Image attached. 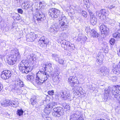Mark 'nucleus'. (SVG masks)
<instances>
[{"instance_id": "f257e3e1", "label": "nucleus", "mask_w": 120, "mask_h": 120, "mask_svg": "<svg viewBox=\"0 0 120 120\" xmlns=\"http://www.w3.org/2000/svg\"><path fill=\"white\" fill-rule=\"evenodd\" d=\"M11 52L14 53L15 55H11L8 56L7 61L8 63L11 65H13L17 60H19L21 58L18 50L16 49H13L11 50Z\"/></svg>"}, {"instance_id": "f03ea898", "label": "nucleus", "mask_w": 120, "mask_h": 120, "mask_svg": "<svg viewBox=\"0 0 120 120\" xmlns=\"http://www.w3.org/2000/svg\"><path fill=\"white\" fill-rule=\"evenodd\" d=\"M24 85L23 82L20 80L15 81L14 83L10 85L11 90L14 92H16L19 94L22 92L21 88L23 87Z\"/></svg>"}, {"instance_id": "7ed1b4c3", "label": "nucleus", "mask_w": 120, "mask_h": 120, "mask_svg": "<svg viewBox=\"0 0 120 120\" xmlns=\"http://www.w3.org/2000/svg\"><path fill=\"white\" fill-rule=\"evenodd\" d=\"M19 67L20 71H21L23 73H27L32 70L30 68V67L28 66L27 64L23 63L22 62L20 63V65Z\"/></svg>"}, {"instance_id": "20e7f679", "label": "nucleus", "mask_w": 120, "mask_h": 120, "mask_svg": "<svg viewBox=\"0 0 120 120\" xmlns=\"http://www.w3.org/2000/svg\"><path fill=\"white\" fill-rule=\"evenodd\" d=\"M53 111L52 113V114L55 117H59L63 114L64 112L63 109L60 107H55L53 109Z\"/></svg>"}, {"instance_id": "39448f33", "label": "nucleus", "mask_w": 120, "mask_h": 120, "mask_svg": "<svg viewBox=\"0 0 120 120\" xmlns=\"http://www.w3.org/2000/svg\"><path fill=\"white\" fill-rule=\"evenodd\" d=\"M68 82L70 85L74 87H77L79 84V82L75 77L70 76L68 79Z\"/></svg>"}, {"instance_id": "423d86ee", "label": "nucleus", "mask_w": 120, "mask_h": 120, "mask_svg": "<svg viewBox=\"0 0 120 120\" xmlns=\"http://www.w3.org/2000/svg\"><path fill=\"white\" fill-rule=\"evenodd\" d=\"M81 112L77 111L70 116V120H84L83 118L81 117Z\"/></svg>"}, {"instance_id": "0eeeda50", "label": "nucleus", "mask_w": 120, "mask_h": 120, "mask_svg": "<svg viewBox=\"0 0 120 120\" xmlns=\"http://www.w3.org/2000/svg\"><path fill=\"white\" fill-rule=\"evenodd\" d=\"M112 93L115 98L120 97V86H113L112 91Z\"/></svg>"}, {"instance_id": "6e6552de", "label": "nucleus", "mask_w": 120, "mask_h": 120, "mask_svg": "<svg viewBox=\"0 0 120 120\" xmlns=\"http://www.w3.org/2000/svg\"><path fill=\"white\" fill-rule=\"evenodd\" d=\"M11 75V74L10 71L6 70L2 72L1 77L3 79L6 80L8 79Z\"/></svg>"}, {"instance_id": "1a4fd4ad", "label": "nucleus", "mask_w": 120, "mask_h": 120, "mask_svg": "<svg viewBox=\"0 0 120 120\" xmlns=\"http://www.w3.org/2000/svg\"><path fill=\"white\" fill-rule=\"evenodd\" d=\"M5 105H9L14 107H16L18 106L19 102L16 100H6L4 102Z\"/></svg>"}, {"instance_id": "9d476101", "label": "nucleus", "mask_w": 120, "mask_h": 120, "mask_svg": "<svg viewBox=\"0 0 120 120\" xmlns=\"http://www.w3.org/2000/svg\"><path fill=\"white\" fill-rule=\"evenodd\" d=\"M56 104L54 102L49 103L44 109V112L47 114H49L50 113L51 109Z\"/></svg>"}, {"instance_id": "9b49d317", "label": "nucleus", "mask_w": 120, "mask_h": 120, "mask_svg": "<svg viewBox=\"0 0 120 120\" xmlns=\"http://www.w3.org/2000/svg\"><path fill=\"white\" fill-rule=\"evenodd\" d=\"M45 75L44 72L40 71H38L36 74L35 81V86H37L40 84V81L41 77L44 76Z\"/></svg>"}, {"instance_id": "f8f14e48", "label": "nucleus", "mask_w": 120, "mask_h": 120, "mask_svg": "<svg viewBox=\"0 0 120 120\" xmlns=\"http://www.w3.org/2000/svg\"><path fill=\"white\" fill-rule=\"evenodd\" d=\"M105 10L104 9H102L100 11H97L96 12V15L98 17H101L103 20H105L106 18Z\"/></svg>"}, {"instance_id": "ddd939ff", "label": "nucleus", "mask_w": 120, "mask_h": 120, "mask_svg": "<svg viewBox=\"0 0 120 120\" xmlns=\"http://www.w3.org/2000/svg\"><path fill=\"white\" fill-rule=\"evenodd\" d=\"M61 97L65 100L69 99L71 98L70 94L69 91H64L60 93Z\"/></svg>"}, {"instance_id": "4468645a", "label": "nucleus", "mask_w": 120, "mask_h": 120, "mask_svg": "<svg viewBox=\"0 0 120 120\" xmlns=\"http://www.w3.org/2000/svg\"><path fill=\"white\" fill-rule=\"evenodd\" d=\"M109 70L105 66H103L100 68L99 74L101 76H105L108 73Z\"/></svg>"}, {"instance_id": "2eb2a0df", "label": "nucleus", "mask_w": 120, "mask_h": 120, "mask_svg": "<svg viewBox=\"0 0 120 120\" xmlns=\"http://www.w3.org/2000/svg\"><path fill=\"white\" fill-rule=\"evenodd\" d=\"M37 14L35 15V16L37 18V20L38 21H41L42 19H45L44 17L45 15L41 11H39L37 13Z\"/></svg>"}, {"instance_id": "dca6fc26", "label": "nucleus", "mask_w": 120, "mask_h": 120, "mask_svg": "<svg viewBox=\"0 0 120 120\" xmlns=\"http://www.w3.org/2000/svg\"><path fill=\"white\" fill-rule=\"evenodd\" d=\"M58 19L59 21V23L61 25V28L63 30H64V28L67 27L68 26L64 22L62 21L63 17L61 15H60V16Z\"/></svg>"}, {"instance_id": "f3484780", "label": "nucleus", "mask_w": 120, "mask_h": 120, "mask_svg": "<svg viewBox=\"0 0 120 120\" xmlns=\"http://www.w3.org/2000/svg\"><path fill=\"white\" fill-rule=\"evenodd\" d=\"M100 29L101 30L102 34H106L109 32V29L106 26L104 25H102L100 26Z\"/></svg>"}, {"instance_id": "a211bd4d", "label": "nucleus", "mask_w": 120, "mask_h": 120, "mask_svg": "<svg viewBox=\"0 0 120 120\" xmlns=\"http://www.w3.org/2000/svg\"><path fill=\"white\" fill-rule=\"evenodd\" d=\"M43 67H44L43 70L44 71V73H45V72H46V70L48 69H49L51 71L52 70L53 68L52 67V64L49 62H47L45 65H43Z\"/></svg>"}, {"instance_id": "6ab92c4d", "label": "nucleus", "mask_w": 120, "mask_h": 120, "mask_svg": "<svg viewBox=\"0 0 120 120\" xmlns=\"http://www.w3.org/2000/svg\"><path fill=\"white\" fill-rule=\"evenodd\" d=\"M44 76L41 77V79H40V83H43L44 82H45L48 79L49 77V73L46 72H45L44 73Z\"/></svg>"}, {"instance_id": "aec40b11", "label": "nucleus", "mask_w": 120, "mask_h": 120, "mask_svg": "<svg viewBox=\"0 0 120 120\" xmlns=\"http://www.w3.org/2000/svg\"><path fill=\"white\" fill-rule=\"evenodd\" d=\"M29 38L27 39V41H28L33 42L36 39L35 34L31 33L28 34Z\"/></svg>"}, {"instance_id": "412c9836", "label": "nucleus", "mask_w": 120, "mask_h": 120, "mask_svg": "<svg viewBox=\"0 0 120 120\" xmlns=\"http://www.w3.org/2000/svg\"><path fill=\"white\" fill-rule=\"evenodd\" d=\"M120 67L119 65H115L114 67V68L112 69V71L114 74L118 75L120 73Z\"/></svg>"}, {"instance_id": "4be33fe9", "label": "nucleus", "mask_w": 120, "mask_h": 120, "mask_svg": "<svg viewBox=\"0 0 120 120\" xmlns=\"http://www.w3.org/2000/svg\"><path fill=\"white\" fill-rule=\"evenodd\" d=\"M34 75L32 73L29 74L27 76V78L28 80L32 82L33 81L34 78Z\"/></svg>"}, {"instance_id": "5701e85b", "label": "nucleus", "mask_w": 120, "mask_h": 120, "mask_svg": "<svg viewBox=\"0 0 120 120\" xmlns=\"http://www.w3.org/2000/svg\"><path fill=\"white\" fill-rule=\"evenodd\" d=\"M97 19L94 15L90 16V22L92 24L94 25L97 23Z\"/></svg>"}, {"instance_id": "b1692460", "label": "nucleus", "mask_w": 120, "mask_h": 120, "mask_svg": "<svg viewBox=\"0 0 120 120\" xmlns=\"http://www.w3.org/2000/svg\"><path fill=\"white\" fill-rule=\"evenodd\" d=\"M68 42L64 40H61L60 42L61 47L64 48V49L65 50H66L67 49V42Z\"/></svg>"}, {"instance_id": "393cba45", "label": "nucleus", "mask_w": 120, "mask_h": 120, "mask_svg": "<svg viewBox=\"0 0 120 120\" xmlns=\"http://www.w3.org/2000/svg\"><path fill=\"white\" fill-rule=\"evenodd\" d=\"M54 14L53 18H56L58 17H60V15H62V13L60 12L59 10L55 9V11H54Z\"/></svg>"}, {"instance_id": "a878e982", "label": "nucleus", "mask_w": 120, "mask_h": 120, "mask_svg": "<svg viewBox=\"0 0 120 120\" xmlns=\"http://www.w3.org/2000/svg\"><path fill=\"white\" fill-rule=\"evenodd\" d=\"M91 33V37L94 38H98L99 35L98 33L94 29L92 30Z\"/></svg>"}, {"instance_id": "bb28decb", "label": "nucleus", "mask_w": 120, "mask_h": 120, "mask_svg": "<svg viewBox=\"0 0 120 120\" xmlns=\"http://www.w3.org/2000/svg\"><path fill=\"white\" fill-rule=\"evenodd\" d=\"M54 11H55V8H51L49 10V14L53 18Z\"/></svg>"}, {"instance_id": "cd10ccee", "label": "nucleus", "mask_w": 120, "mask_h": 120, "mask_svg": "<svg viewBox=\"0 0 120 120\" xmlns=\"http://www.w3.org/2000/svg\"><path fill=\"white\" fill-rule=\"evenodd\" d=\"M38 45L41 47H45L47 45V41H38Z\"/></svg>"}, {"instance_id": "c85d7f7f", "label": "nucleus", "mask_w": 120, "mask_h": 120, "mask_svg": "<svg viewBox=\"0 0 120 120\" xmlns=\"http://www.w3.org/2000/svg\"><path fill=\"white\" fill-rule=\"evenodd\" d=\"M52 56L53 59L57 62L58 61V60L60 58L59 56L57 54H53L52 55Z\"/></svg>"}, {"instance_id": "c756f323", "label": "nucleus", "mask_w": 120, "mask_h": 120, "mask_svg": "<svg viewBox=\"0 0 120 120\" xmlns=\"http://www.w3.org/2000/svg\"><path fill=\"white\" fill-rule=\"evenodd\" d=\"M103 56L102 54L99 55V56L97 57V60L99 63H101L103 61Z\"/></svg>"}, {"instance_id": "7c9ffc66", "label": "nucleus", "mask_w": 120, "mask_h": 120, "mask_svg": "<svg viewBox=\"0 0 120 120\" xmlns=\"http://www.w3.org/2000/svg\"><path fill=\"white\" fill-rule=\"evenodd\" d=\"M113 37L116 38H120V33L118 32H116L113 34Z\"/></svg>"}, {"instance_id": "2f4dec72", "label": "nucleus", "mask_w": 120, "mask_h": 120, "mask_svg": "<svg viewBox=\"0 0 120 120\" xmlns=\"http://www.w3.org/2000/svg\"><path fill=\"white\" fill-rule=\"evenodd\" d=\"M30 102L31 104L34 105L37 103L36 99L35 97L30 99Z\"/></svg>"}, {"instance_id": "473e14b6", "label": "nucleus", "mask_w": 120, "mask_h": 120, "mask_svg": "<svg viewBox=\"0 0 120 120\" xmlns=\"http://www.w3.org/2000/svg\"><path fill=\"white\" fill-rule=\"evenodd\" d=\"M30 102L31 104L34 105L37 103L36 99L35 97L30 99Z\"/></svg>"}, {"instance_id": "72a5a7b5", "label": "nucleus", "mask_w": 120, "mask_h": 120, "mask_svg": "<svg viewBox=\"0 0 120 120\" xmlns=\"http://www.w3.org/2000/svg\"><path fill=\"white\" fill-rule=\"evenodd\" d=\"M20 18V16L18 13H15L14 15L13 16V18L14 20L16 19L17 20H19Z\"/></svg>"}, {"instance_id": "f704fd0d", "label": "nucleus", "mask_w": 120, "mask_h": 120, "mask_svg": "<svg viewBox=\"0 0 120 120\" xmlns=\"http://www.w3.org/2000/svg\"><path fill=\"white\" fill-rule=\"evenodd\" d=\"M67 43V47L68 46L70 47L73 49H75V47L74 44H72L69 42H68Z\"/></svg>"}, {"instance_id": "c9c22d12", "label": "nucleus", "mask_w": 120, "mask_h": 120, "mask_svg": "<svg viewBox=\"0 0 120 120\" xmlns=\"http://www.w3.org/2000/svg\"><path fill=\"white\" fill-rule=\"evenodd\" d=\"M23 113V111L22 109H18L17 111V114L20 116L22 115Z\"/></svg>"}, {"instance_id": "e433bc0d", "label": "nucleus", "mask_w": 120, "mask_h": 120, "mask_svg": "<svg viewBox=\"0 0 120 120\" xmlns=\"http://www.w3.org/2000/svg\"><path fill=\"white\" fill-rule=\"evenodd\" d=\"M31 7V5L28 3L25 2V4L24 6V8L25 9H28L30 8Z\"/></svg>"}, {"instance_id": "4c0bfd02", "label": "nucleus", "mask_w": 120, "mask_h": 120, "mask_svg": "<svg viewBox=\"0 0 120 120\" xmlns=\"http://www.w3.org/2000/svg\"><path fill=\"white\" fill-rule=\"evenodd\" d=\"M72 91H73V92H74V94L76 95H80L81 93H80V91H79L76 90L75 92H74L75 89L74 88H73L72 89Z\"/></svg>"}, {"instance_id": "58836bf2", "label": "nucleus", "mask_w": 120, "mask_h": 120, "mask_svg": "<svg viewBox=\"0 0 120 120\" xmlns=\"http://www.w3.org/2000/svg\"><path fill=\"white\" fill-rule=\"evenodd\" d=\"M52 26H55L54 27L53 29H55V32H56L58 31L59 30V27L58 24L56 23H55Z\"/></svg>"}, {"instance_id": "ea45409f", "label": "nucleus", "mask_w": 120, "mask_h": 120, "mask_svg": "<svg viewBox=\"0 0 120 120\" xmlns=\"http://www.w3.org/2000/svg\"><path fill=\"white\" fill-rule=\"evenodd\" d=\"M46 38L44 36L42 37L38 41H46Z\"/></svg>"}, {"instance_id": "a19ab883", "label": "nucleus", "mask_w": 120, "mask_h": 120, "mask_svg": "<svg viewBox=\"0 0 120 120\" xmlns=\"http://www.w3.org/2000/svg\"><path fill=\"white\" fill-rule=\"evenodd\" d=\"M33 54H30L27 56V58L29 60H30L31 59L33 60Z\"/></svg>"}, {"instance_id": "79ce46f5", "label": "nucleus", "mask_w": 120, "mask_h": 120, "mask_svg": "<svg viewBox=\"0 0 120 120\" xmlns=\"http://www.w3.org/2000/svg\"><path fill=\"white\" fill-rule=\"evenodd\" d=\"M115 40L113 38H112L109 41V42L111 45L114 44L115 42Z\"/></svg>"}, {"instance_id": "37998d69", "label": "nucleus", "mask_w": 120, "mask_h": 120, "mask_svg": "<svg viewBox=\"0 0 120 120\" xmlns=\"http://www.w3.org/2000/svg\"><path fill=\"white\" fill-rule=\"evenodd\" d=\"M82 13V15L85 18H86L87 16V12L85 11H83Z\"/></svg>"}, {"instance_id": "c03bdc74", "label": "nucleus", "mask_w": 120, "mask_h": 120, "mask_svg": "<svg viewBox=\"0 0 120 120\" xmlns=\"http://www.w3.org/2000/svg\"><path fill=\"white\" fill-rule=\"evenodd\" d=\"M58 63H59L60 64H64V60H63L61 59H59V60L58 61Z\"/></svg>"}, {"instance_id": "a18cd8bd", "label": "nucleus", "mask_w": 120, "mask_h": 120, "mask_svg": "<svg viewBox=\"0 0 120 120\" xmlns=\"http://www.w3.org/2000/svg\"><path fill=\"white\" fill-rule=\"evenodd\" d=\"M54 26H51L49 28V30L51 32H53L54 31H55V29H53L54 28Z\"/></svg>"}, {"instance_id": "49530a36", "label": "nucleus", "mask_w": 120, "mask_h": 120, "mask_svg": "<svg viewBox=\"0 0 120 120\" xmlns=\"http://www.w3.org/2000/svg\"><path fill=\"white\" fill-rule=\"evenodd\" d=\"M54 93V91L53 90L48 91V94L50 95H52Z\"/></svg>"}, {"instance_id": "de8ad7c7", "label": "nucleus", "mask_w": 120, "mask_h": 120, "mask_svg": "<svg viewBox=\"0 0 120 120\" xmlns=\"http://www.w3.org/2000/svg\"><path fill=\"white\" fill-rule=\"evenodd\" d=\"M18 11L19 13L22 14L23 13V11L21 9H18Z\"/></svg>"}, {"instance_id": "09e8293b", "label": "nucleus", "mask_w": 120, "mask_h": 120, "mask_svg": "<svg viewBox=\"0 0 120 120\" xmlns=\"http://www.w3.org/2000/svg\"><path fill=\"white\" fill-rule=\"evenodd\" d=\"M65 109H66L67 110H68L70 109L69 106L68 105H66L65 107Z\"/></svg>"}, {"instance_id": "8fccbe9b", "label": "nucleus", "mask_w": 120, "mask_h": 120, "mask_svg": "<svg viewBox=\"0 0 120 120\" xmlns=\"http://www.w3.org/2000/svg\"><path fill=\"white\" fill-rule=\"evenodd\" d=\"M3 88V86L2 84L0 82V92L1 90Z\"/></svg>"}, {"instance_id": "3c124183", "label": "nucleus", "mask_w": 120, "mask_h": 120, "mask_svg": "<svg viewBox=\"0 0 120 120\" xmlns=\"http://www.w3.org/2000/svg\"><path fill=\"white\" fill-rule=\"evenodd\" d=\"M89 13L90 15V16H92L93 15H94L93 14V13L92 12V11L90 10L89 11Z\"/></svg>"}, {"instance_id": "603ef678", "label": "nucleus", "mask_w": 120, "mask_h": 120, "mask_svg": "<svg viewBox=\"0 0 120 120\" xmlns=\"http://www.w3.org/2000/svg\"><path fill=\"white\" fill-rule=\"evenodd\" d=\"M35 37H36V39L37 38H39L40 36V34H35Z\"/></svg>"}, {"instance_id": "864d4df0", "label": "nucleus", "mask_w": 120, "mask_h": 120, "mask_svg": "<svg viewBox=\"0 0 120 120\" xmlns=\"http://www.w3.org/2000/svg\"><path fill=\"white\" fill-rule=\"evenodd\" d=\"M115 6L113 5H110V6L109 7V8L110 9H112L113 8H114Z\"/></svg>"}, {"instance_id": "5fc2aeb1", "label": "nucleus", "mask_w": 120, "mask_h": 120, "mask_svg": "<svg viewBox=\"0 0 120 120\" xmlns=\"http://www.w3.org/2000/svg\"><path fill=\"white\" fill-rule=\"evenodd\" d=\"M15 0L18 1H17L18 3H19V4H20L22 1V0Z\"/></svg>"}, {"instance_id": "6e6d98bb", "label": "nucleus", "mask_w": 120, "mask_h": 120, "mask_svg": "<svg viewBox=\"0 0 120 120\" xmlns=\"http://www.w3.org/2000/svg\"><path fill=\"white\" fill-rule=\"evenodd\" d=\"M85 4H86L88 1V0H83Z\"/></svg>"}, {"instance_id": "4d7b16f0", "label": "nucleus", "mask_w": 120, "mask_h": 120, "mask_svg": "<svg viewBox=\"0 0 120 120\" xmlns=\"http://www.w3.org/2000/svg\"><path fill=\"white\" fill-rule=\"evenodd\" d=\"M89 88L90 90H93V87L92 86V85H90L89 86Z\"/></svg>"}, {"instance_id": "13d9d810", "label": "nucleus", "mask_w": 120, "mask_h": 120, "mask_svg": "<svg viewBox=\"0 0 120 120\" xmlns=\"http://www.w3.org/2000/svg\"><path fill=\"white\" fill-rule=\"evenodd\" d=\"M117 100H118L119 101V102L120 103V97H118L117 98H115Z\"/></svg>"}, {"instance_id": "bf43d9fd", "label": "nucleus", "mask_w": 120, "mask_h": 120, "mask_svg": "<svg viewBox=\"0 0 120 120\" xmlns=\"http://www.w3.org/2000/svg\"><path fill=\"white\" fill-rule=\"evenodd\" d=\"M109 91L106 90L105 91V93L107 95V93H108V94H109Z\"/></svg>"}, {"instance_id": "052dcab7", "label": "nucleus", "mask_w": 120, "mask_h": 120, "mask_svg": "<svg viewBox=\"0 0 120 120\" xmlns=\"http://www.w3.org/2000/svg\"><path fill=\"white\" fill-rule=\"evenodd\" d=\"M42 2H40L39 3V4L40 5V6H41V7L42 6V5H43Z\"/></svg>"}, {"instance_id": "680f3d73", "label": "nucleus", "mask_w": 120, "mask_h": 120, "mask_svg": "<svg viewBox=\"0 0 120 120\" xmlns=\"http://www.w3.org/2000/svg\"><path fill=\"white\" fill-rule=\"evenodd\" d=\"M70 17H71V19H72L74 18L73 16V15H71L70 16Z\"/></svg>"}, {"instance_id": "e2e57ef3", "label": "nucleus", "mask_w": 120, "mask_h": 120, "mask_svg": "<svg viewBox=\"0 0 120 120\" xmlns=\"http://www.w3.org/2000/svg\"><path fill=\"white\" fill-rule=\"evenodd\" d=\"M51 120V119L50 118H48V119H47V120Z\"/></svg>"}, {"instance_id": "0e129e2a", "label": "nucleus", "mask_w": 120, "mask_h": 120, "mask_svg": "<svg viewBox=\"0 0 120 120\" xmlns=\"http://www.w3.org/2000/svg\"><path fill=\"white\" fill-rule=\"evenodd\" d=\"M118 65H119V66L120 67V62L119 63V64Z\"/></svg>"}, {"instance_id": "69168bd1", "label": "nucleus", "mask_w": 120, "mask_h": 120, "mask_svg": "<svg viewBox=\"0 0 120 120\" xmlns=\"http://www.w3.org/2000/svg\"><path fill=\"white\" fill-rule=\"evenodd\" d=\"M71 13H69V14H68L69 15H70V14H71Z\"/></svg>"}, {"instance_id": "338daca9", "label": "nucleus", "mask_w": 120, "mask_h": 120, "mask_svg": "<svg viewBox=\"0 0 120 120\" xmlns=\"http://www.w3.org/2000/svg\"><path fill=\"white\" fill-rule=\"evenodd\" d=\"M63 18L64 19H64H65V17L64 16V17H63Z\"/></svg>"}, {"instance_id": "774afa93", "label": "nucleus", "mask_w": 120, "mask_h": 120, "mask_svg": "<svg viewBox=\"0 0 120 120\" xmlns=\"http://www.w3.org/2000/svg\"><path fill=\"white\" fill-rule=\"evenodd\" d=\"M85 38H86V39H86H86H87V38H86V37H85Z\"/></svg>"}]
</instances>
